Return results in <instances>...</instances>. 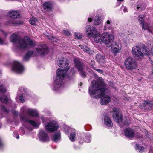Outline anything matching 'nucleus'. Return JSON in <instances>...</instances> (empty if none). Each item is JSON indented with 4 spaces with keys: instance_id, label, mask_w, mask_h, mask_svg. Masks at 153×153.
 <instances>
[{
    "instance_id": "1",
    "label": "nucleus",
    "mask_w": 153,
    "mask_h": 153,
    "mask_svg": "<svg viewBox=\"0 0 153 153\" xmlns=\"http://www.w3.org/2000/svg\"><path fill=\"white\" fill-rule=\"evenodd\" d=\"M91 85L88 89V92L91 96L96 99L101 98L100 100L101 105L106 104L110 101L109 96L105 94L107 86L101 77H100L97 81H92Z\"/></svg>"
},
{
    "instance_id": "2",
    "label": "nucleus",
    "mask_w": 153,
    "mask_h": 153,
    "mask_svg": "<svg viewBox=\"0 0 153 153\" xmlns=\"http://www.w3.org/2000/svg\"><path fill=\"white\" fill-rule=\"evenodd\" d=\"M10 41L18 48L24 49L33 47L36 45L35 42L31 40L28 37H26L24 39L18 37L17 34L13 33L10 36Z\"/></svg>"
},
{
    "instance_id": "3",
    "label": "nucleus",
    "mask_w": 153,
    "mask_h": 153,
    "mask_svg": "<svg viewBox=\"0 0 153 153\" xmlns=\"http://www.w3.org/2000/svg\"><path fill=\"white\" fill-rule=\"evenodd\" d=\"M66 70H61L59 68L57 71L56 76L54 79V81L56 85H55L53 90L56 92H58L63 86V80L66 76Z\"/></svg>"
},
{
    "instance_id": "4",
    "label": "nucleus",
    "mask_w": 153,
    "mask_h": 153,
    "mask_svg": "<svg viewBox=\"0 0 153 153\" xmlns=\"http://www.w3.org/2000/svg\"><path fill=\"white\" fill-rule=\"evenodd\" d=\"M103 42L108 47H110L112 45L114 39V36L108 33L105 32L102 34Z\"/></svg>"
},
{
    "instance_id": "5",
    "label": "nucleus",
    "mask_w": 153,
    "mask_h": 153,
    "mask_svg": "<svg viewBox=\"0 0 153 153\" xmlns=\"http://www.w3.org/2000/svg\"><path fill=\"white\" fill-rule=\"evenodd\" d=\"M22 125L25 126L29 130H31L32 128L29 127V125H31L34 127H36L39 125V124L34 121L29 120L26 116L22 117L20 119Z\"/></svg>"
},
{
    "instance_id": "6",
    "label": "nucleus",
    "mask_w": 153,
    "mask_h": 153,
    "mask_svg": "<svg viewBox=\"0 0 153 153\" xmlns=\"http://www.w3.org/2000/svg\"><path fill=\"white\" fill-rule=\"evenodd\" d=\"M132 52L133 56L136 59L140 61L143 58V54L139 46H135L133 47Z\"/></svg>"
},
{
    "instance_id": "7",
    "label": "nucleus",
    "mask_w": 153,
    "mask_h": 153,
    "mask_svg": "<svg viewBox=\"0 0 153 153\" xmlns=\"http://www.w3.org/2000/svg\"><path fill=\"white\" fill-rule=\"evenodd\" d=\"M124 65L126 68L128 70L135 69L137 67V62L131 57H129L126 59Z\"/></svg>"
},
{
    "instance_id": "8",
    "label": "nucleus",
    "mask_w": 153,
    "mask_h": 153,
    "mask_svg": "<svg viewBox=\"0 0 153 153\" xmlns=\"http://www.w3.org/2000/svg\"><path fill=\"white\" fill-rule=\"evenodd\" d=\"M45 127L48 131L53 132L58 131L59 126L56 121H53L46 123Z\"/></svg>"
},
{
    "instance_id": "9",
    "label": "nucleus",
    "mask_w": 153,
    "mask_h": 153,
    "mask_svg": "<svg viewBox=\"0 0 153 153\" xmlns=\"http://www.w3.org/2000/svg\"><path fill=\"white\" fill-rule=\"evenodd\" d=\"M144 16L143 15H140L138 16V19L140 22L141 24L143 30H147L149 32L152 33V31L153 30V28L149 26L148 24L144 23Z\"/></svg>"
},
{
    "instance_id": "10",
    "label": "nucleus",
    "mask_w": 153,
    "mask_h": 153,
    "mask_svg": "<svg viewBox=\"0 0 153 153\" xmlns=\"http://www.w3.org/2000/svg\"><path fill=\"white\" fill-rule=\"evenodd\" d=\"M37 53L42 56L47 54L48 52V49L47 45L45 44H39L36 48Z\"/></svg>"
},
{
    "instance_id": "11",
    "label": "nucleus",
    "mask_w": 153,
    "mask_h": 153,
    "mask_svg": "<svg viewBox=\"0 0 153 153\" xmlns=\"http://www.w3.org/2000/svg\"><path fill=\"white\" fill-rule=\"evenodd\" d=\"M97 32V29L93 26L87 25L85 27L86 34L88 37H93Z\"/></svg>"
},
{
    "instance_id": "12",
    "label": "nucleus",
    "mask_w": 153,
    "mask_h": 153,
    "mask_svg": "<svg viewBox=\"0 0 153 153\" xmlns=\"http://www.w3.org/2000/svg\"><path fill=\"white\" fill-rule=\"evenodd\" d=\"M113 117L114 120L117 123L121 122L122 120V116L118 108H114L113 109Z\"/></svg>"
},
{
    "instance_id": "13",
    "label": "nucleus",
    "mask_w": 153,
    "mask_h": 153,
    "mask_svg": "<svg viewBox=\"0 0 153 153\" xmlns=\"http://www.w3.org/2000/svg\"><path fill=\"white\" fill-rule=\"evenodd\" d=\"M65 132L66 133H68L71 131V132L69 136V138L71 141H75L76 139V131L75 129L71 128L68 127H66L64 128Z\"/></svg>"
},
{
    "instance_id": "14",
    "label": "nucleus",
    "mask_w": 153,
    "mask_h": 153,
    "mask_svg": "<svg viewBox=\"0 0 153 153\" xmlns=\"http://www.w3.org/2000/svg\"><path fill=\"white\" fill-rule=\"evenodd\" d=\"M74 62L76 68L80 72V75L82 77H84L85 76L86 74L85 72L82 70V64L79 61L76 59L74 60Z\"/></svg>"
},
{
    "instance_id": "15",
    "label": "nucleus",
    "mask_w": 153,
    "mask_h": 153,
    "mask_svg": "<svg viewBox=\"0 0 153 153\" xmlns=\"http://www.w3.org/2000/svg\"><path fill=\"white\" fill-rule=\"evenodd\" d=\"M12 69L13 71L18 73H21L24 70L23 66L17 61L14 62Z\"/></svg>"
},
{
    "instance_id": "16",
    "label": "nucleus",
    "mask_w": 153,
    "mask_h": 153,
    "mask_svg": "<svg viewBox=\"0 0 153 153\" xmlns=\"http://www.w3.org/2000/svg\"><path fill=\"white\" fill-rule=\"evenodd\" d=\"M57 63L59 67L63 68L67 67L69 65L68 61L66 58L60 59L57 61Z\"/></svg>"
},
{
    "instance_id": "17",
    "label": "nucleus",
    "mask_w": 153,
    "mask_h": 153,
    "mask_svg": "<svg viewBox=\"0 0 153 153\" xmlns=\"http://www.w3.org/2000/svg\"><path fill=\"white\" fill-rule=\"evenodd\" d=\"M38 136L41 141L45 142L49 140V137L47 134L43 130L40 131Z\"/></svg>"
},
{
    "instance_id": "18",
    "label": "nucleus",
    "mask_w": 153,
    "mask_h": 153,
    "mask_svg": "<svg viewBox=\"0 0 153 153\" xmlns=\"http://www.w3.org/2000/svg\"><path fill=\"white\" fill-rule=\"evenodd\" d=\"M121 45L119 43H115L114 46L111 48V51L114 55H116L117 54L120 52Z\"/></svg>"
},
{
    "instance_id": "19",
    "label": "nucleus",
    "mask_w": 153,
    "mask_h": 153,
    "mask_svg": "<svg viewBox=\"0 0 153 153\" xmlns=\"http://www.w3.org/2000/svg\"><path fill=\"white\" fill-rule=\"evenodd\" d=\"M124 134L125 136L130 138H133L134 135V131L130 128H127L125 129Z\"/></svg>"
},
{
    "instance_id": "20",
    "label": "nucleus",
    "mask_w": 153,
    "mask_h": 153,
    "mask_svg": "<svg viewBox=\"0 0 153 153\" xmlns=\"http://www.w3.org/2000/svg\"><path fill=\"white\" fill-rule=\"evenodd\" d=\"M148 109H151L153 108V102H149L147 101H145L144 102L140 105V107L141 108H143Z\"/></svg>"
},
{
    "instance_id": "21",
    "label": "nucleus",
    "mask_w": 153,
    "mask_h": 153,
    "mask_svg": "<svg viewBox=\"0 0 153 153\" xmlns=\"http://www.w3.org/2000/svg\"><path fill=\"white\" fill-rule=\"evenodd\" d=\"M37 55L36 53L34 51H30L28 52L24 57L23 59L25 61L28 60L30 57L36 56Z\"/></svg>"
},
{
    "instance_id": "22",
    "label": "nucleus",
    "mask_w": 153,
    "mask_h": 153,
    "mask_svg": "<svg viewBox=\"0 0 153 153\" xmlns=\"http://www.w3.org/2000/svg\"><path fill=\"white\" fill-rule=\"evenodd\" d=\"M95 42L97 43L103 42L102 35L100 32H97L93 37Z\"/></svg>"
},
{
    "instance_id": "23",
    "label": "nucleus",
    "mask_w": 153,
    "mask_h": 153,
    "mask_svg": "<svg viewBox=\"0 0 153 153\" xmlns=\"http://www.w3.org/2000/svg\"><path fill=\"white\" fill-rule=\"evenodd\" d=\"M103 122L108 127H111L113 125L110 118L106 114L104 115Z\"/></svg>"
},
{
    "instance_id": "24",
    "label": "nucleus",
    "mask_w": 153,
    "mask_h": 153,
    "mask_svg": "<svg viewBox=\"0 0 153 153\" xmlns=\"http://www.w3.org/2000/svg\"><path fill=\"white\" fill-rule=\"evenodd\" d=\"M43 7L45 11H50L53 8L52 4L49 1L45 2L43 4Z\"/></svg>"
},
{
    "instance_id": "25",
    "label": "nucleus",
    "mask_w": 153,
    "mask_h": 153,
    "mask_svg": "<svg viewBox=\"0 0 153 153\" xmlns=\"http://www.w3.org/2000/svg\"><path fill=\"white\" fill-rule=\"evenodd\" d=\"M44 35L45 36V37L48 38L49 40L54 42H57V39L56 37H54L53 35L51 34L46 32L44 34Z\"/></svg>"
},
{
    "instance_id": "26",
    "label": "nucleus",
    "mask_w": 153,
    "mask_h": 153,
    "mask_svg": "<svg viewBox=\"0 0 153 153\" xmlns=\"http://www.w3.org/2000/svg\"><path fill=\"white\" fill-rule=\"evenodd\" d=\"M85 52L90 54H93L94 51L90 49L85 45H82L79 46Z\"/></svg>"
},
{
    "instance_id": "27",
    "label": "nucleus",
    "mask_w": 153,
    "mask_h": 153,
    "mask_svg": "<svg viewBox=\"0 0 153 153\" xmlns=\"http://www.w3.org/2000/svg\"><path fill=\"white\" fill-rule=\"evenodd\" d=\"M96 58L97 62L101 64V63H104L105 62V56L101 54H97L96 55Z\"/></svg>"
},
{
    "instance_id": "28",
    "label": "nucleus",
    "mask_w": 153,
    "mask_h": 153,
    "mask_svg": "<svg viewBox=\"0 0 153 153\" xmlns=\"http://www.w3.org/2000/svg\"><path fill=\"white\" fill-rule=\"evenodd\" d=\"M61 138V134L59 131L54 134L52 137L53 140L55 142H57L60 140Z\"/></svg>"
},
{
    "instance_id": "29",
    "label": "nucleus",
    "mask_w": 153,
    "mask_h": 153,
    "mask_svg": "<svg viewBox=\"0 0 153 153\" xmlns=\"http://www.w3.org/2000/svg\"><path fill=\"white\" fill-rule=\"evenodd\" d=\"M9 15L10 16L13 18H17L19 17V13L16 11H10L9 12Z\"/></svg>"
},
{
    "instance_id": "30",
    "label": "nucleus",
    "mask_w": 153,
    "mask_h": 153,
    "mask_svg": "<svg viewBox=\"0 0 153 153\" xmlns=\"http://www.w3.org/2000/svg\"><path fill=\"white\" fill-rule=\"evenodd\" d=\"M28 114L32 116H37L38 115V113L36 110H33L29 108L27 110Z\"/></svg>"
},
{
    "instance_id": "31",
    "label": "nucleus",
    "mask_w": 153,
    "mask_h": 153,
    "mask_svg": "<svg viewBox=\"0 0 153 153\" xmlns=\"http://www.w3.org/2000/svg\"><path fill=\"white\" fill-rule=\"evenodd\" d=\"M101 17L99 16H96L94 18V25H99L101 23Z\"/></svg>"
},
{
    "instance_id": "32",
    "label": "nucleus",
    "mask_w": 153,
    "mask_h": 153,
    "mask_svg": "<svg viewBox=\"0 0 153 153\" xmlns=\"http://www.w3.org/2000/svg\"><path fill=\"white\" fill-rule=\"evenodd\" d=\"M111 22L108 20L105 24L104 30L106 31H109L112 29V27L110 24Z\"/></svg>"
},
{
    "instance_id": "33",
    "label": "nucleus",
    "mask_w": 153,
    "mask_h": 153,
    "mask_svg": "<svg viewBox=\"0 0 153 153\" xmlns=\"http://www.w3.org/2000/svg\"><path fill=\"white\" fill-rule=\"evenodd\" d=\"M142 51L144 54L147 55H149L151 53L147 47H143L142 50Z\"/></svg>"
},
{
    "instance_id": "34",
    "label": "nucleus",
    "mask_w": 153,
    "mask_h": 153,
    "mask_svg": "<svg viewBox=\"0 0 153 153\" xmlns=\"http://www.w3.org/2000/svg\"><path fill=\"white\" fill-rule=\"evenodd\" d=\"M38 20L34 17H32L29 20L30 23L32 25H34L38 22Z\"/></svg>"
},
{
    "instance_id": "35",
    "label": "nucleus",
    "mask_w": 153,
    "mask_h": 153,
    "mask_svg": "<svg viewBox=\"0 0 153 153\" xmlns=\"http://www.w3.org/2000/svg\"><path fill=\"white\" fill-rule=\"evenodd\" d=\"M9 98L8 97L4 96L2 97H0V100L1 102L6 103L8 101Z\"/></svg>"
},
{
    "instance_id": "36",
    "label": "nucleus",
    "mask_w": 153,
    "mask_h": 153,
    "mask_svg": "<svg viewBox=\"0 0 153 153\" xmlns=\"http://www.w3.org/2000/svg\"><path fill=\"white\" fill-rule=\"evenodd\" d=\"M6 91V90L2 84H0V91L1 93L4 94Z\"/></svg>"
},
{
    "instance_id": "37",
    "label": "nucleus",
    "mask_w": 153,
    "mask_h": 153,
    "mask_svg": "<svg viewBox=\"0 0 153 153\" xmlns=\"http://www.w3.org/2000/svg\"><path fill=\"white\" fill-rule=\"evenodd\" d=\"M136 149H138L140 152H142L144 150V148L141 146H140L138 144H136L135 147Z\"/></svg>"
},
{
    "instance_id": "38",
    "label": "nucleus",
    "mask_w": 153,
    "mask_h": 153,
    "mask_svg": "<svg viewBox=\"0 0 153 153\" xmlns=\"http://www.w3.org/2000/svg\"><path fill=\"white\" fill-rule=\"evenodd\" d=\"M75 36L78 39H81L82 37L81 34L78 32H76L74 33Z\"/></svg>"
},
{
    "instance_id": "39",
    "label": "nucleus",
    "mask_w": 153,
    "mask_h": 153,
    "mask_svg": "<svg viewBox=\"0 0 153 153\" xmlns=\"http://www.w3.org/2000/svg\"><path fill=\"white\" fill-rule=\"evenodd\" d=\"M63 33L67 36H69L71 35L70 32L68 31L64 30H63Z\"/></svg>"
},
{
    "instance_id": "40",
    "label": "nucleus",
    "mask_w": 153,
    "mask_h": 153,
    "mask_svg": "<svg viewBox=\"0 0 153 153\" xmlns=\"http://www.w3.org/2000/svg\"><path fill=\"white\" fill-rule=\"evenodd\" d=\"M94 69L95 70H96L99 73H100L101 74H102L103 73V71L102 70H101L100 69H94Z\"/></svg>"
},
{
    "instance_id": "41",
    "label": "nucleus",
    "mask_w": 153,
    "mask_h": 153,
    "mask_svg": "<svg viewBox=\"0 0 153 153\" xmlns=\"http://www.w3.org/2000/svg\"><path fill=\"white\" fill-rule=\"evenodd\" d=\"M121 9L123 10L124 12H127V10L126 7L124 6H123L121 7Z\"/></svg>"
},
{
    "instance_id": "42",
    "label": "nucleus",
    "mask_w": 153,
    "mask_h": 153,
    "mask_svg": "<svg viewBox=\"0 0 153 153\" xmlns=\"http://www.w3.org/2000/svg\"><path fill=\"white\" fill-rule=\"evenodd\" d=\"M19 99L22 102H24V100L23 99V97L22 95H21L19 97Z\"/></svg>"
},
{
    "instance_id": "43",
    "label": "nucleus",
    "mask_w": 153,
    "mask_h": 153,
    "mask_svg": "<svg viewBox=\"0 0 153 153\" xmlns=\"http://www.w3.org/2000/svg\"><path fill=\"white\" fill-rule=\"evenodd\" d=\"M1 110L4 111L8 112V111L7 110H6L5 107L2 106L1 107Z\"/></svg>"
},
{
    "instance_id": "44",
    "label": "nucleus",
    "mask_w": 153,
    "mask_h": 153,
    "mask_svg": "<svg viewBox=\"0 0 153 153\" xmlns=\"http://www.w3.org/2000/svg\"><path fill=\"white\" fill-rule=\"evenodd\" d=\"M91 64L93 68L94 66V60H92L91 62Z\"/></svg>"
},
{
    "instance_id": "45",
    "label": "nucleus",
    "mask_w": 153,
    "mask_h": 153,
    "mask_svg": "<svg viewBox=\"0 0 153 153\" xmlns=\"http://www.w3.org/2000/svg\"><path fill=\"white\" fill-rule=\"evenodd\" d=\"M69 69V67H68L66 69H61V70H66L67 72L66 73V74L67 75L65 77H66L67 76H68V75H67V72H68V70Z\"/></svg>"
},
{
    "instance_id": "46",
    "label": "nucleus",
    "mask_w": 153,
    "mask_h": 153,
    "mask_svg": "<svg viewBox=\"0 0 153 153\" xmlns=\"http://www.w3.org/2000/svg\"><path fill=\"white\" fill-rule=\"evenodd\" d=\"M41 119L43 122L44 123L46 121V119L45 118L43 117H42Z\"/></svg>"
},
{
    "instance_id": "47",
    "label": "nucleus",
    "mask_w": 153,
    "mask_h": 153,
    "mask_svg": "<svg viewBox=\"0 0 153 153\" xmlns=\"http://www.w3.org/2000/svg\"><path fill=\"white\" fill-rule=\"evenodd\" d=\"M71 73L72 74H73L75 72V71H74V68H71Z\"/></svg>"
},
{
    "instance_id": "48",
    "label": "nucleus",
    "mask_w": 153,
    "mask_h": 153,
    "mask_svg": "<svg viewBox=\"0 0 153 153\" xmlns=\"http://www.w3.org/2000/svg\"><path fill=\"white\" fill-rule=\"evenodd\" d=\"M91 141V140L90 139V138H89V139H86L85 140V142L87 143H89Z\"/></svg>"
},
{
    "instance_id": "49",
    "label": "nucleus",
    "mask_w": 153,
    "mask_h": 153,
    "mask_svg": "<svg viewBox=\"0 0 153 153\" xmlns=\"http://www.w3.org/2000/svg\"><path fill=\"white\" fill-rule=\"evenodd\" d=\"M26 107L24 106L22 107L21 109V110H22V111H24L26 110Z\"/></svg>"
},
{
    "instance_id": "50",
    "label": "nucleus",
    "mask_w": 153,
    "mask_h": 153,
    "mask_svg": "<svg viewBox=\"0 0 153 153\" xmlns=\"http://www.w3.org/2000/svg\"><path fill=\"white\" fill-rule=\"evenodd\" d=\"M8 23L10 24H12L13 25L16 24L15 23H14V22L13 21H10L8 22Z\"/></svg>"
},
{
    "instance_id": "51",
    "label": "nucleus",
    "mask_w": 153,
    "mask_h": 153,
    "mask_svg": "<svg viewBox=\"0 0 153 153\" xmlns=\"http://www.w3.org/2000/svg\"><path fill=\"white\" fill-rule=\"evenodd\" d=\"M4 43L3 40L1 39L0 38V44H2Z\"/></svg>"
},
{
    "instance_id": "52",
    "label": "nucleus",
    "mask_w": 153,
    "mask_h": 153,
    "mask_svg": "<svg viewBox=\"0 0 153 153\" xmlns=\"http://www.w3.org/2000/svg\"><path fill=\"white\" fill-rule=\"evenodd\" d=\"M88 20L89 22H91L92 20V19L91 18H89L88 19Z\"/></svg>"
},
{
    "instance_id": "53",
    "label": "nucleus",
    "mask_w": 153,
    "mask_h": 153,
    "mask_svg": "<svg viewBox=\"0 0 153 153\" xmlns=\"http://www.w3.org/2000/svg\"><path fill=\"white\" fill-rule=\"evenodd\" d=\"M151 53L153 54V48H152L151 49V51L150 52Z\"/></svg>"
},
{
    "instance_id": "54",
    "label": "nucleus",
    "mask_w": 153,
    "mask_h": 153,
    "mask_svg": "<svg viewBox=\"0 0 153 153\" xmlns=\"http://www.w3.org/2000/svg\"><path fill=\"white\" fill-rule=\"evenodd\" d=\"M2 145V143L1 141V140H0V147Z\"/></svg>"
},
{
    "instance_id": "55",
    "label": "nucleus",
    "mask_w": 153,
    "mask_h": 153,
    "mask_svg": "<svg viewBox=\"0 0 153 153\" xmlns=\"http://www.w3.org/2000/svg\"><path fill=\"white\" fill-rule=\"evenodd\" d=\"M16 138L17 139H19V135H17V136L16 137Z\"/></svg>"
},
{
    "instance_id": "56",
    "label": "nucleus",
    "mask_w": 153,
    "mask_h": 153,
    "mask_svg": "<svg viewBox=\"0 0 153 153\" xmlns=\"http://www.w3.org/2000/svg\"><path fill=\"white\" fill-rule=\"evenodd\" d=\"M14 114H15L16 115H17L18 114V112H16V111H15V113H14Z\"/></svg>"
},
{
    "instance_id": "57",
    "label": "nucleus",
    "mask_w": 153,
    "mask_h": 153,
    "mask_svg": "<svg viewBox=\"0 0 153 153\" xmlns=\"http://www.w3.org/2000/svg\"><path fill=\"white\" fill-rule=\"evenodd\" d=\"M140 8V7L139 6H137V9L138 10V9H139Z\"/></svg>"
},
{
    "instance_id": "58",
    "label": "nucleus",
    "mask_w": 153,
    "mask_h": 153,
    "mask_svg": "<svg viewBox=\"0 0 153 153\" xmlns=\"http://www.w3.org/2000/svg\"><path fill=\"white\" fill-rule=\"evenodd\" d=\"M124 0H117V1H123Z\"/></svg>"
},
{
    "instance_id": "59",
    "label": "nucleus",
    "mask_w": 153,
    "mask_h": 153,
    "mask_svg": "<svg viewBox=\"0 0 153 153\" xmlns=\"http://www.w3.org/2000/svg\"><path fill=\"white\" fill-rule=\"evenodd\" d=\"M25 132L24 131H23V133H22V135H23L24 134H25Z\"/></svg>"
},
{
    "instance_id": "60",
    "label": "nucleus",
    "mask_w": 153,
    "mask_h": 153,
    "mask_svg": "<svg viewBox=\"0 0 153 153\" xmlns=\"http://www.w3.org/2000/svg\"><path fill=\"white\" fill-rule=\"evenodd\" d=\"M82 82H80V85L81 86V85H82Z\"/></svg>"
},
{
    "instance_id": "61",
    "label": "nucleus",
    "mask_w": 153,
    "mask_h": 153,
    "mask_svg": "<svg viewBox=\"0 0 153 153\" xmlns=\"http://www.w3.org/2000/svg\"><path fill=\"white\" fill-rule=\"evenodd\" d=\"M4 34L5 36H6L7 35V34H6V33H4Z\"/></svg>"
},
{
    "instance_id": "62",
    "label": "nucleus",
    "mask_w": 153,
    "mask_h": 153,
    "mask_svg": "<svg viewBox=\"0 0 153 153\" xmlns=\"http://www.w3.org/2000/svg\"><path fill=\"white\" fill-rule=\"evenodd\" d=\"M1 123H0V128L1 127Z\"/></svg>"
}]
</instances>
